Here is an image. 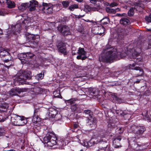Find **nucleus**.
Here are the masks:
<instances>
[{
  "instance_id": "nucleus-41",
  "label": "nucleus",
  "mask_w": 151,
  "mask_h": 151,
  "mask_svg": "<svg viewBox=\"0 0 151 151\" xmlns=\"http://www.w3.org/2000/svg\"><path fill=\"white\" fill-rule=\"evenodd\" d=\"M15 117H14V118H12L11 119V121H12V123L14 125V122H16L17 121V120H15Z\"/></svg>"
},
{
  "instance_id": "nucleus-52",
  "label": "nucleus",
  "mask_w": 151,
  "mask_h": 151,
  "mask_svg": "<svg viewBox=\"0 0 151 151\" xmlns=\"http://www.w3.org/2000/svg\"><path fill=\"white\" fill-rule=\"evenodd\" d=\"M26 22V23L27 22V21L26 20H24V21H23L22 24V25H23V24H25Z\"/></svg>"
},
{
  "instance_id": "nucleus-5",
  "label": "nucleus",
  "mask_w": 151,
  "mask_h": 151,
  "mask_svg": "<svg viewBox=\"0 0 151 151\" xmlns=\"http://www.w3.org/2000/svg\"><path fill=\"white\" fill-rule=\"evenodd\" d=\"M57 138L55 134L52 133L47 134L45 137L43 138L45 144H47L48 148L52 147L57 143Z\"/></svg>"
},
{
  "instance_id": "nucleus-33",
  "label": "nucleus",
  "mask_w": 151,
  "mask_h": 151,
  "mask_svg": "<svg viewBox=\"0 0 151 151\" xmlns=\"http://www.w3.org/2000/svg\"><path fill=\"white\" fill-rule=\"evenodd\" d=\"M128 14L129 16H131L134 14V11L133 8H131L128 12Z\"/></svg>"
},
{
  "instance_id": "nucleus-63",
  "label": "nucleus",
  "mask_w": 151,
  "mask_h": 151,
  "mask_svg": "<svg viewBox=\"0 0 151 151\" xmlns=\"http://www.w3.org/2000/svg\"><path fill=\"white\" fill-rule=\"evenodd\" d=\"M148 31H151V29H147Z\"/></svg>"
},
{
  "instance_id": "nucleus-34",
  "label": "nucleus",
  "mask_w": 151,
  "mask_h": 151,
  "mask_svg": "<svg viewBox=\"0 0 151 151\" xmlns=\"http://www.w3.org/2000/svg\"><path fill=\"white\" fill-rule=\"evenodd\" d=\"M69 3L67 1H63L62 2V4L64 7H67L69 4Z\"/></svg>"
},
{
  "instance_id": "nucleus-53",
  "label": "nucleus",
  "mask_w": 151,
  "mask_h": 151,
  "mask_svg": "<svg viewBox=\"0 0 151 151\" xmlns=\"http://www.w3.org/2000/svg\"><path fill=\"white\" fill-rule=\"evenodd\" d=\"M85 21L86 22H91L92 21H90L89 20H85Z\"/></svg>"
},
{
  "instance_id": "nucleus-46",
  "label": "nucleus",
  "mask_w": 151,
  "mask_h": 151,
  "mask_svg": "<svg viewBox=\"0 0 151 151\" xmlns=\"http://www.w3.org/2000/svg\"><path fill=\"white\" fill-rule=\"evenodd\" d=\"M5 15V13L2 11H0V15L4 16Z\"/></svg>"
},
{
  "instance_id": "nucleus-59",
  "label": "nucleus",
  "mask_w": 151,
  "mask_h": 151,
  "mask_svg": "<svg viewBox=\"0 0 151 151\" xmlns=\"http://www.w3.org/2000/svg\"><path fill=\"white\" fill-rule=\"evenodd\" d=\"M8 151H15V150H9Z\"/></svg>"
},
{
  "instance_id": "nucleus-1",
  "label": "nucleus",
  "mask_w": 151,
  "mask_h": 151,
  "mask_svg": "<svg viewBox=\"0 0 151 151\" xmlns=\"http://www.w3.org/2000/svg\"><path fill=\"white\" fill-rule=\"evenodd\" d=\"M103 52L99 58V60L103 62H112L123 57L116 48L109 45L106 46Z\"/></svg>"
},
{
  "instance_id": "nucleus-19",
  "label": "nucleus",
  "mask_w": 151,
  "mask_h": 151,
  "mask_svg": "<svg viewBox=\"0 0 151 151\" xmlns=\"http://www.w3.org/2000/svg\"><path fill=\"white\" fill-rule=\"evenodd\" d=\"M28 7L27 3H22L18 5V9L22 11H23Z\"/></svg>"
},
{
  "instance_id": "nucleus-36",
  "label": "nucleus",
  "mask_w": 151,
  "mask_h": 151,
  "mask_svg": "<svg viewBox=\"0 0 151 151\" xmlns=\"http://www.w3.org/2000/svg\"><path fill=\"white\" fill-rule=\"evenodd\" d=\"M145 20L148 22H151V14L149 16H146L145 17Z\"/></svg>"
},
{
  "instance_id": "nucleus-49",
  "label": "nucleus",
  "mask_w": 151,
  "mask_h": 151,
  "mask_svg": "<svg viewBox=\"0 0 151 151\" xmlns=\"http://www.w3.org/2000/svg\"><path fill=\"white\" fill-rule=\"evenodd\" d=\"M92 3L95 4L96 1V0H89Z\"/></svg>"
},
{
  "instance_id": "nucleus-50",
  "label": "nucleus",
  "mask_w": 151,
  "mask_h": 151,
  "mask_svg": "<svg viewBox=\"0 0 151 151\" xmlns=\"http://www.w3.org/2000/svg\"><path fill=\"white\" fill-rule=\"evenodd\" d=\"M119 130L120 131V132H119V133H122L123 132V129H122V128H119Z\"/></svg>"
},
{
  "instance_id": "nucleus-6",
  "label": "nucleus",
  "mask_w": 151,
  "mask_h": 151,
  "mask_svg": "<svg viewBox=\"0 0 151 151\" xmlns=\"http://www.w3.org/2000/svg\"><path fill=\"white\" fill-rule=\"evenodd\" d=\"M28 42L31 41L33 44L36 46L37 45L40 39V36L38 35H35L30 34L27 37Z\"/></svg>"
},
{
  "instance_id": "nucleus-17",
  "label": "nucleus",
  "mask_w": 151,
  "mask_h": 151,
  "mask_svg": "<svg viewBox=\"0 0 151 151\" xmlns=\"http://www.w3.org/2000/svg\"><path fill=\"white\" fill-rule=\"evenodd\" d=\"M88 91L90 93L92 94L95 96H97L99 94V90L96 88H90L88 89Z\"/></svg>"
},
{
  "instance_id": "nucleus-37",
  "label": "nucleus",
  "mask_w": 151,
  "mask_h": 151,
  "mask_svg": "<svg viewBox=\"0 0 151 151\" xmlns=\"http://www.w3.org/2000/svg\"><path fill=\"white\" fill-rule=\"evenodd\" d=\"M0 106L1 108L6 109H7L8 107V106L7 104H1Z\"/></svg>"
},
{
  "instance_id": "nucleus-42",
  "label": "nucleus",
  "mask_w": 151,
  "mask_h": 151,
  "mask_svg": "<svg viewBox=\"0 0 151 151\" xmlns=\"http://www.w3.org/2000/svg\"><path fill=\"white\" fill-rule=\"evenodd\" d=\"M84 113L85 114H88L90 113V111L89 110H86L84 111Z\"/></svg>"
},
{
  "instance_id": "nucleus-24",
  "label": "nucleus",
  "mask_w": 151,
  "mask_h": 151,
  "mask_svg": "<svg viewBox=\"0 0 151 151\" xmlns=\"http://www.w3.org/2000/svg\"><path fill=\"white\" fill-rule=\"evenodd\" d=\"M7 4L8 7L9 8H14L15 6V4L14 2L8 0L7 1Z\"/></svg>"
},
{
  "instance_id": "nucleus-7",
  "label": "nucleus",
  "mask_w": 151,
  "mask_h": 151,
  "mask_svg": "<svg viewBox=\"0 0 151 151\" xmlns=\"http://www.w3.org/2000/svg\"><path fill=\"white\" fill-rule=\"evenodd\" d=\"M15 119L17 121L14 122V125L16 126L23 125L27 122V119L23 116H16Z\"/></svg>"
},
{
  "instance_id": "nucleus-11",
  "label": "nucleus",
  "mask_w": 151,
  "mask_h": 151,
  "mask_svg": "<svg viewBox=\"0 0 151 151\" xmlns=\"http://www.w3.org/2000/svg\"><path fill=\"white\" fill-rule=\"evenodd\" d=\"M121 139L120 136L116 137L114 138L113 141V146L114 148H120L121 147L122 145L119 142Z\"/></svg>"
},
{
  "instance_id": "nucleus-31",
  "label": "nucleus",
  "mask_w": 151,
  "mask_h": 151,
  "mask_svg": "<svg viewBox=\"0 0 151 151\" xmlns=\"http://www.w3.org/2000/svg\"><path fill=\"white\" fill-rule=\"evenodd\" d=\"M53 94L54 96L55 97L60 98V92L58 91H54Z\"/></svg>"
},
{
  "instance_id": "nucleus-43",
  "label": "nucleus",
  "mask_w": 151,
  "mask_h": 151,
  "mask_svg": "<svg viewBox=\"0 0 151 151\" xmlns=\"http://www.w3.org/2000/svg\"><path fill=\"white\" fill-rule=\"evenodd\" d=\"M110 9V13H115L116 12V10L114 9L111 8Z\"/></svg>"
},
{
  "instance_id": "nucleus-10",
  "label": "nucleus",
  "mask_w": 151,
  "mask_h": 151,
  "mask_svg": "<svg viewBox=\"0 0 151 151\" xmlns=\"http://www.w3.org/2000/svg\"><path fill=\"white\" fill-rule=\"evenodd\" d=\"M57 48L59 51L60 52L63 54L64 55L67 54V52L65 43L61 42L59 43L57 45Z\"/></svg>"
},
{
  "instance_id": "nucleus-22",
  "label": "nucleus",
  "mask_w": 151,
  "mask_h": 151,
  "mask_svg": "<svg viewBox=\"0 0 151 151\" xmlns=\"http://www.w3.org/2000/svg\"><path fill=\"white\" fill-rule=\"evenodd\" d=\"M9 50L8 49H3L1 50L0 52V55L3 56L8 55L9 54Z\"/></svg>"
},
{
  "instance_id": "nucleus-14",
  "label": "nucleus",
  "mask_w": 151,
  "mask_h": 151,
  "mask_svg": "<svg viewBox=\"0 0 151 151\" xmlns=\"http://www.w3.org/2000/svg\"><path fill=\"white\" fill-rule=\"evenodd\" d=\"M22 89L19 88L12 89L11 91H9V94L11 96L17 95V94L20 93L21 92H23Z\"/></svg>"
},
{
  "instance_id": "nucleus-60",
  "label": "nucleus",
  "mask_w": 151,
  "mask_h": 151,
  "mask_svg": "<svg viewBox=\"0 0 151 151\" xmlns=\"http://www.w3.org/2000/svg\"><path fill=\"white\" fill-rule=\"evenodd\" d=\"M72 54L73 55H75V53L74 52H73V50L72 51Z\"/></svg>"
},
{
  "instance_id": "nucleus-30",
  "label": "nucleus",
  "mask_w": 151,
  "mask_h": 151,
  "mask_svg": "<svg viewBox=\"0 0 151 151\" xmlns=\"http://www.w3.org/2000/svg\"><path fill=\"white\" fill-rule=\"evenodd\" d=\"M71 109L73 111H76L78 112H81V111H79L78 110V107L76 105H72L71 107Z\"/></svg>"
},
{
  "instance_id": "nucleus-47",
  "label": "nucleus",
  "mask_w": 151,
  "mask_h": 151,
  "mask_svg": "<svg viewBox=\"0 0 151 151\" xmlns=\"http://www.w3.org/2000/svg\"><path fill=\"white\" fill-rule=\"evenodd\" d=\"M148 48H151V40H150L149 43Z\"/></svg>"
},
{
  "instance_id": "nucleus-2",
  "label": "nucleus",
  "mask_w": 151,
  "mask_h": 151,
  "mask_svg": "<svg viewBox=\"0 0 151 151\" xmlns=\"http://www.w3.org/2000/svg\"><path fill=\"white\" fill-rule=\"evenodd\" d=\"M133 52L132 54V56L133 58H135L136 60L134 61L135 63H132V64H130L129 65V68L130 69H134L136 70L137 75V76H141L142 75L143 73V71L142 68L140 67L136 66V65H140L143 64V61L142 58H140L139 55L141 52V49L140 48H136L132 49V50Z\"/></svg>"
},
{
  "instance_id": "nucleus-26",
  "label": "nucleus",
  "mask_w": 151,
  "mask_h": 151,
  "mask_svg": "<svg viewBox=\"0 0 151 151\" xmlns=\"http://www.w3.org/2000/svg\"><path fill=\"white\" fill-rule=\"evenodd\" d=\"M78 5L74 4L70 5L69 7V9L71 11H73L75 9H78Z\"/></svg>"
},
{
  "instance_id": "nucleus-23",
  "label": "nucleus",
  "mask_w": 151,
  "mask_h": 151,
  "mask_svg": "<svg viewBox=\"0 0 151 151\" xmlns=\"http://www.w3.org/2000/svg\"><path fill=\"white\" fill-rule=\"evenodd\" d=\"M40 120V118L38 115H33L32 120V122L33 123H37L39 122Z\"/></svg>"
},
{
  "instance_id": "nucleus-39",
  "label": "nucleus",
  "mask_w": 151,
  "mask_h": 151,
  "mask_svg": "<svg viewBox=\"0 0 151 151\" xmlns=\"http://www.w3.org/2000/svg\"><path fill=\"white\" fill-rule=\"evenodd\" d=\"M27 58H31L34 56V55L30 53V52H27Z\"/></svg>"
},
{
  "instance_id": "nucleus-48",
  "label": "nucleus",
  "mask_w": 151,
  "mask_h": 151,
  "mask_svg": "<svg viewBox=\"0 0 151 151\" xmlns=\"http://www.w3.org/2000/svg\"><path fill=\"white\" fill-rule=\"evenodd\" d=\"M84 16V15H76V18H80L81 17H83V16Z\"/></svg>"
},
{
  "instance_id": "nucleus-18",
  "label": "nucleus",
  "mask_w": 151,
  "mask_h": 151,
  "mask_svg": "<svg viewBox=\"0 0 151 151\" xmlns=\"http://www.w3.org/2000/svg\"><path fill=\"white\" fill-rule=\"evenodd\" d=\"M144 8V5L142 3H139L134 6V8L137 11L141 12Z\"/></svg>"
},
{
  "instance_id": "nucleus-40",
  "label": "nucleus",
  "mask_w": 151,
  "mask_h": 151,
  "mask_svg": "<svg viewBox=\"0 0 151 151\" xmlns=\"http://www.w3.org/2000/svg\"><path fill=\"white\" fill-rule=\"evenodd\" d=\"M42 5L43 6V7L42 8V10H44L45 9V7H49L48 4L45 3L43 2L42 3Z\"/></svg>"
},
{
  "instance_id": "nucleus-51",
  "label": "nucleus",
  "mask_w": 151,
  "mask_h": 151,
  "mask_svg": "<svg viewBox=\"0 0 151 151\" xmlns=\"http://www.w3.org/2000/svg\"><path fill=\"white\" fill-rule=\"evenodd\" d=\"M66 101H68L69 102H70V104H72L73 103V101L71 100H66Z\"/></svg>"
},
{
  "instance_id": "nucleus-4",
  "label": "nucleus",
  "mask_w": 151,
  "mask_h": 151,
  "mask_svg": "<svg viewBox=\"0 0 151 151\" xmlns=\"http://www.w3.org/2000/svg\"><path fill=\"white\" fill-rule=\"evenodd\" d=\"M102 142H106V137L105 135H98L97 138L91 139L88 142L84 141L81 142V145L86 147H88L96 144L101 143Z\"/></svg>"
},
{
  "instance_id": "nucleus-8",
  "label": "nucleus",
  "mask_w": 151,
  "mask_h": 151,
  "mask_svg": "<svg viewBox=\"0 0 151 151\" xmlns=\"http://www.w3.org/2000/svg\"><path fill=\"white\" fill-rule=\"evenodd\" d=\"M78 55L77 57V59L83 60L86 58L87 57L86 55V52L84 50L83 48L80 47L78 50Z\"/></svg>"
},
{
  "instance_id": "nucleus-32",
  "label": "nucleus",
  "mask_w": 151,
  "mask_h": 151,
  "mask_svg": "<svg viewBox=\"0 0 151 151\" xmlns=\"http://www.w3.org/2000/svg\"><path fill=\"white\" fill-rule=\"evenodd\" d=\"M95 119L94 118L92 117H91V119H89L88 118L87 119V122L88 123H90V122L92 123L93 124V123L95 124L96 122L95 121Z\"/></svg>"
},
{
  "instance_id": "nucleus-57",
  "label": "nucleus",
  "mask_w": 151,
  "mask_h": 151,
  "mask_svg": "<svg viewBox=\"0 0 151 151\" xmlns=\"http://www.w3.org/2000/svg\"><path fill=\"white\" fill-rule=\"evenodd\" d=\"M100 29L104 31V28L102 27H101V28Z\"/></svg>"
},
{
  "instance_id": "nucleus-58",
  "label": "nucleus",
  "mask_w": 151,
  "mask_h": 151,
  "mask_svg": "<svg viewBox=\"0 0 151 151\" xmlns=\"http://www.w3.org/2000/svg\"><path fill=\"white\" fill-rule=\"evenodd\" d=\"M76 1L78 2H81L83 1V0H76Z\"/></svg>"
},
{
  "instance_id": "nucleus-35",
  "label": "nucleus",
  "mask_w": 151,
  "mask_h": 151,
  "mask_svg": "<svg viewBox=\"0 0 151 151\" xmlns=\"http://www.w3.org/2000/svg\"><path fill=\"white\" fill-rule=\"evenodd\" d=\"M40 111V110L39 108H35L34 112V115H38Z\"/></svg>"
},
{
  "instance_id": "nucleus-29",
  "label": "nucleus",
  "mask_w": 151,
  "mask_h": 151,
  "mask_svg": "<svg viewBox=\"0 0 151 151\" xmlns=\"http://www.w3.org/2000/svg\"><path fill=\"white\" fill-rule=\"evenodd\" d=\"M44 77V74L42 73H39L37 75L35 76V78L36 79L38 80H41Z\"/></svg>"
},
{
  "instance_id": "nucleus-27",
  "label": "nucleus",
  "mask_w": 151,
  "mask_h": 151,
  "mask_svg": "<svg viewBox=\"0 0 151 151\" xmlns=\"http://www.w3.org/2000/svg\"><path fill=\"white\" fill-rule=\"evenodd\" d=\"M19 56L20 57V58H19V59L22 60L24 59V58H27V52L21 53L20 54Z\"/></svg>"
},
{
  "instance_id": "nucleus-64",
  "label": "nucleus",
  "mask_w": 151,
  "mask_h": 151,
  "mask_svg": "<svg viewBox=\"0 0 151 151\" xmlns=\"http://www.w3.org/2000/svg\"><path fill=\"white\" fill-rule=\"evenodd\" d=\"M90 125H91V123H90Z\"/></svg>"
},
{
  "instance_id": "nucleus-55",
  "label": "nucleus",
  "mask_w": 151,
  "mask_h": 151,
  "mask_svg": "<svg viewBox=\"0 0 151 151\" xmlns=\"http://www.w3.org/2000/svg\"><path fill=\"white\" fill-rule=\"evenodd\" d=\"M2 34V31L1 29H0V35H1Z\"/></svg>"
},
{
  "instance_id": "nucleus-20",
  "label": "nucleus",
  "mask_w": 151,
  "mask_h": 151,
  "mask_svg": "<svg viewBox=\"0 0 151 151\" xmlns=\"http://www.w3.org/2000/svg\"><path fill=\"white\" fill-rule=\"evenodd\" d=\"M116 112L117 114H118L119 115H122V116H124L125 118L126 117V116H127L128 118H127L126 119H129L131 117L130 115V114H127V115H126V114H125V115H124V113L123 112V111L121 110H117L116 111Z\"/></svg>"
},
{
  "instance_id": "nucleus-28",
  "label": "nucleus",
  "mask_w": 151,
  "mask_h": 151,
  "mask_svg": "<svg viewBox=\"0 0 151 151\" xmlns=\"http://www.w3.org/2000/svg\"><path fill=\"white\" fill-rule=\"evenodd\" d=\"M45 8V9L44 10L45 12L49 14H50L52 12V10L51 7H46Z\"/></svg>"
},
{
  "instance_id": "nucleus-56",
  "label": "nucleus",
  "mask_w": 151,
  "mask_h": 151,
  "mask_svg": "<svg viewBox=\"0 0 151 151\" xmlns=\"http://www.w3.org/2000/svg\"><path fill=\"white\" fill-rule=\"evenodd\" d=\"M113 98H115L116 99L117 98V97L116 96V95H114L113 96Z\"/></svg>"
},
{
  "instance_id": "nucleus-61",
  "label": "nucleus",
  "mask_w": 151,
  "mask_h": 151,
  "mask_svg": "<svg viewBox=\"0 0 151 151\" xmlns=\"http://www.w3.org/2000/svg\"><path fill=\"white\" fill-rule=\"evenodd\" d=\"M104 32H103V33H102V32H100L99 33V34H100V35H102L104 33Z\"/></svg>"
},
{
  "instance_id": "nucleus-38",
  "label": "nucleus",
  "mask_w": 151,
  "mask_h": 151,
  "mask_svg": "<svg viewBox=\"0 0 151 151\" xmlns=\"http://www.w3.org/2000/svg\"><path fill=\"white\" fill-rule=\"evenodd\" d=\"M118 5V4L115 2H113L112 3H111V4L110 5H109V6H110V7H114L115 6H116Z\"/></svg>"
},
{
  "instance_id": "nucleus-62",
  "label": "nucleus",
  "mask_w": 151,
  "mask_h": 151,
  "mask_svg": "<svg viewBox=\"0 0 151 151\" xmlns=\"http://www.w3.org/2000/svg\"><path fill=\"white\" fill-rule=\"evenodd\" d=\"M139 82V80H137L136 81V83H138Z\"/></svg>"
},
{
  "instance_id": "nucleus-54",
  "label": "nucleus",
  "mask_w": 151,
  "mask_h": 151,
  "mask_svg": "<svg viewBox=\"0 0 151 151\" xmlns=\"http://www.w3.org/2000/svg\"><path fill=\"white\" fill-rule=\"evenodd\" d=\"M2 118V117L1 116H0V119H1ZM4 121V120L1 119V120H0V122H3Z\"/></svg>"
},
{
  "instance_id": "nucleus-15",
  "label": "nucleus",
  "mask_w": 151,
  "mask_h": 151,
  "mask_svg": "<svg viewBox=\"0 0 151 151\" xmlns=\"http://www.w3.org/2000/svg\"><path fill=\"white\" fill-rule=\"evenodd\" d=\"M57 114V111L53 108H50L49 110L48 116L50 117L54 118Z\"/></svg>"
},
{
  "instance_id": "nucleus-9",
  "label": "nucleus",
  "mask_w": 151,
  "mask_h": 151,
  "mask_svg": "<svg viewBox=\"0 0 151 151\" xmlns=\"http://www.w3.org/2000/svg\"><path fill=\"white\" fill-rule=\"evenodd\" d=\"M58 29L62 33V35L65 36L70 34V32L69 27L65 26H63L58 27Z\"/></svg>"
},
{
  "instance_id": "nucleus-21",
  "label": "nucleus",
  "mask_w": 151,
  "mask_h": 151,
  "mask_svg": "<svg viewBox=\"0 0 151 151\" xmlns=\"http://www.w3.org/2000/svg\"><path fill=\"white\" fill-rule=\"evenodd\" d=\"M120 23L123 25H127L130 24L129 20L126 18H122L120 21Z\"/></svg>"
},
{
  "instance_id": "nucleus-45",
  "label": "nucleus",
  "mask_w": 151,
  "mask_h": 151,
  "mask_svg": "<svg viewBox=\"0 0 151 151\" xmlns=\"http://www.w3.org/2000/svg\"><path fill=\"white\" fill-rule=\"evenodd\" d=\"M111 8H110L109 7H107L106 8V12H108L110 13V9Z\"/></svg>"
},
{
  "instance_id": "nucleus-13",
  "label": "nucleus",
  "mask_w": 151,
  "mask_h": 151,
  "mask_svg": "<svg viewBox=\"0 0 151 151\" xmlns=\"http://www.w3.org/2000/svg\"><path fill=\"white\" fill-rule=\"evenodd\" d=\"M28 8L30 11H33L35 9L36 7L37 6V2L35 0H33L30 2L29 3H27Z\"/></svg>"
},
{
  "instance_id": "nucleus-12",
  "label": "nucleus",
  "mask_w": 151,
  "mask_h": 151,
  "mask_svg": "<svg viewBox=\"0 0 151 151\" xmlns=\"http://www.w3.org/2000/svg\"><path fill=\"white\" fill-rule=\"evenodd\" d=\"M145 130V128L144 127L139 126L136 127L134 132L137 136H139L142 134Z\"/></svg>"
},
{
  "instance_id": "nucleus-44",
  "label": "nucleus",
  "mask_w": 151,
  "mask_h": 151,
  "mask_svg": "<svg viewBox=\"0 0 151 151\" xmlns=\"http://www.w3.org/2000/svg\"><path fill=\"white\" fill-rule=\"evenodd\" d=\"M78 127V125L76 123H75L73 124V127L75 129L77 128Z\"/></svg>"
},
{
  "instance_id": "nucleus-3",
  "label": "nucleus",
  "mask_w": 151,
  "mask_h": 151,
  "mask_svg": "<svg viewBox=\"0 0 151 151\" xmlns=\"http://www.w3.org/2000/svg\"><path fill=\"white\" fill-rule=\"evenodd\" d=\"M32 76V75L30 71H20L14 79L15 84H16L18 82L19 83V84H26L27 83L25 81V80L27 79H30Z\"/></svg>"
},
{
  "instance_id": "nucleus-16",
  "label": "nucleus",
  "mask_w": 151,
  "mask_h": 151,
  "mask_svg": "<svg viewBox=\"0 0 151 151\" xmlns=\"http://www.w3.org/2000/svg\"><path fill=\"white\" fill-rule=\"evenodd\" d=\"M21 24L19 23L15 25H12L11 26L12 29V31L13 34H14V30L19 32L20 31L21 27Z\"/></svg>"
},
{
  "instance_id": "nucleus-25",
  "label": "nucleus",
  "mask_w": 151,
  "mask_h": 151,
  "mask_svg": "<svg viewBox=\"0 0 151 151\" xmlns=\"http://www.w3.org/2000/svg\"><path fill=\"white\" fill-rule=\"evenodd\" d=\"M100 22L101 24L105 25L108 24L109 22V20L108 18L105 17L101 20Z\"/></svg>"
}]
</instances>
